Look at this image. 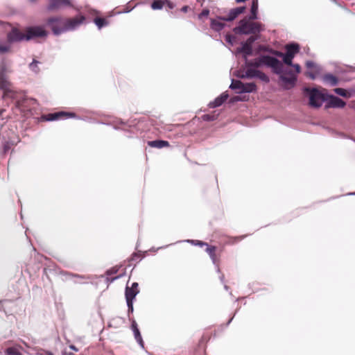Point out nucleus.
<instances>
[{
  "mask_svg": "<svg viewBox=\"0 0 355 355\" xmlns=\"http://www.w3.org/2000/svg\"><path fill=\"white\" fill-rule=\"evenodd\" d=\"M24 33L26 41L47 35V32L42 26L28 27L24 30Z\"/></svg>",
  "mask_w": 355,
  "mask_h": 355,
  "instance_id": "obj_7",
  "label": "nucleus"
},
{
  "mask_svg": "<svg viewBox=\"0 0 355 355\" xmlns=\"http://www.w3.org/2000/svg\"><path fill=\"white\" fill-rule=\"evenodd\" d=\"M229 95L226 93H223L220 96H218L214 101L209 103V107L214 108L220 106L228 98Z\"/></svg>",
  "mask_w": 355,
  "mask_h": 355,
  "instance_id": "obj_16",
  "label": "nucleus"
},
{
  "mask_svg": "<svg viewBox=\"0 0 355 355\" xmlns=\"http://www.w3.org/2000/svg\"><path fill=\"white\" fill-rule=\"evenodd\" d=\"M248 67H259L264 64L272 69L275 73L282 72L283 64L277 58L270 55H261L254 60L246 62Z\"/></svg>",
  "mask_w": 355,
  "mask_h": 355,
  "instance_id": "obj_3",
  "label": "nucleus"
},
{
  "mask_svg": "<svg viewBox=\"0 0 355 355\" xmlns=\"http://www.w3.org/2000/svg\"><path fill=\"white\" fill-rule=\"evenodd\" d=\"M148 145L152 148H162L164 147H168L170 146L169 142L164 140H155L148 141Z\"/></svg>",
  "mask_w": 355,
  "mask_h": 355,
  "instance_id": "obj_17",
  "label": "nucleus"
},
{
  "mask_svg": "<svg viewBox=\"0 0 355 355\" xmlns=\"http://www.w3.org/2000/svg\"><path fill=\"white\" fill-rule=\"evenodd\" d=\"M258 39L257 35H252L250 36L245 42H244L246 44H248L249 46L252 47L253 43Z\"/></svg>",
  "mask_w": 355,
  "mask_h": 355,
  "instance_id": "obj_32",
  "label": "nucleus"
},
{
  "mask_svg": "<svg viewBox=\"0 0 355 355\" xmlns=\"http://www.w3.org/2000/svg\"><path fill=\"white\" fill-rule=\"evenodd\" d=\"M202 118L204 121H214L216 119V116L214 114H204Z\"/></svg>",
  "mask_w": 355,
  "mask_h": 355,
  "instance_id": "obj_36",
  "label": "nucleus"
},
{
  "mask_svg": "<svg viewBox=\"0 0 355 355\" xmlns=\"http://www.w3.org/2000/svg\"><path fill=\"white\" fill-rule=\"evenodd\" d=\"M286 54H284L283 61L287 65H293L292 60L295 55L300 51V46L297 44H287L285 47Z\"/></svg>",
  "mask_w": 355,
  "mask_h": 355,
  "instance_id": "obj_9",
  "label": "nucleus"
},
{
  "mask_svg": "<svg viewBox=\"0 0 355 355\" xmlns=\"http://www.w3.org/2000/svg\"><path fill=\"white\" fill-rule=\"evenodd\" d=\"M210 258L211 259L213 263L215 264L216 263V254H215V252H213V253L209 254Z\"/></svg>",
  "mask_w": 355,
  "mask_h": 355,
  "instance_id": "obj_40",
  "label": "nucleus"
},
{
  "mask_svg": "<svg viewBox=\"0 0 355 355\" xmlns=\"http://www.w3.org/2000/svg\"><path fill=\"white\" fill-rule=\"evenodd\" d=\"M69 347H70V349H72V350H73V351H76V352H77V351H78V349H77L74 345H71L69 346Z\"/></svg>",
  "mask_w": 355,
  "mask_h": 355,
  "instance_id": "obj_45",
  "label": "nucleus"
},
{
  "mask_svg": "<svg viewBox=\"0 0 355 355\" xmlns=\"http://www.w3.org/2000/svg\"><path fill=\"white\" fill-rule=\"evenodd\" d=\"M49 355H52V354H49Z\"/></svg>",
  "mask_w": 355,
  "mask_h": 355,
  "instance_id": "obj_53",
  "label": "nucleus"
},
{
  "mask_svg": "<svg viewBox=\"0 0 355 355\" xmlns=\"http://www.w3.org/2000/svg\"><path fill=\"white\" fill-rule=\"evenodd\" d=\"M16 94V92L11 87H8L7 89L3 90V98H15Z\"/></svg>",
  "mask_w": 355,
  "mask_h": 355,
  "instance_id": "obj_23",
  "label": "nucleus"
},
{
  "mask_svg": "<svg viewBox=\"0 0 355 355\" xmlns=\"http://www.w3.org/2000/svg\"><path fill=\"white\" fill-rule=\"evenodd\" d=\"M225 288L226 290H227V288H228L227 286H225Z\"/></svg>",
  "mask_w": 355,
  "mask_h": 355,
  "instance_id": "obj_51",
  "label": "nucleus"
},
{
  "mask_svg": "<svg viewBox=\"0 0 355 355\" xmlns=\"http://www.w3.org/2000/svg\"><path fill=\"white\" fill-rule=\"evenodd\" d=\"M118 278H119V277H115L112 278V281H114V280H115V279H118Z\"/></svg>",
  "mask_w": 355,
  "mask_h": 355,
  "instance_id": "obj_50",
  "label": "nucleus"
},
{
  "mask_svg": "<svg viewBox=\"0 0 355 355\" xmlns=\"http://www.w3.org/2000/svg\"><path fill=\"white\" fill-rule=\"evenodd\" d=\"M223 278H224V276L223 275V276L220 277V279H221V280H222V281H223Z\"/></svg>",
  "mask_w": 355,
  "mask_h": 355,
  "instance_id": "obj_52",
  "label": "nucleus"
},
{
  "mask_svg": "<svg viewBox=\"0 0 355 355\" xmlns=\"http://www.w3.org/2000/svg\"><path fill=\"white\" fill-rule=\"evenodd\" d=\"M334 91L336 94L341 96L346 97L347 96V91L343 88H336Z\"/></svg>",
  "mask_w": 355,
  "mask_h": 355,
  "instance_id": "obj_30",
  "label": "nucleus"
},
{
  "mask_svg": "<svg viewBox=\"0 0 355 355\" xmlns=\"http://www.w3.org/2000/svg\"><path fill=\"white\" fill-rule=\"evenodd\" d=\"M85 20V17L83 15L68 18L64 20L59 17H52L46 20V24L51 28L53 33L58 35L62 33L74 30L83 24Z\"/></svg>",
  "mask_w": 355,
  "mask_h": 355,
  "instance_id": "obj_1",
  "label": "nucleus"
},
{
  "mask_svg": "<svg viewBox=\"0 0 355 355\" xmlns=\"http://www.w3.org/2000/svg\"><path fill=\"white\" fill-rule=\"evenodd\" d=\"M327 103L325 105L326 108L329 107H338L343 108L345 106L346 103L341 98L334 95H327Z\"/></svg>",
  "mask_w": 355,
  "mask_h": 355,
  "instance_id": "obj_13",
  "label": "nucleus"
},
{
  "mask_svg": "<svg viewBox=\"0 0 355 355\" xmlns=\"http://www.w3.org/2000/svg\"><path fill=\"white\" fill-rule=\"evenodd\" d=\"M319 69H312L306 72V76L312 80L315 79L317 75L319 73Z\"/></svg>",
  "mask_w": 355,
  "mask_h": 355,
  "instance_id": "obj_29",
  "label": "nucleus"
},
{
  "mask_svg": "<svg viewBox=\"0 0 355 355\" xmlns=\"http://www.w3.org/2000/svg\"><path fill=\"white\" fill-rule=\"evenodd\" d=\"M132 327V330H133L134 336H135L136 340L137 341V343L139 344V345L141 347H144V341L142 340L139 330L138 329V328L137 327V324L135 321L133 322Z\"/></svg>",
  "mask_w": 355,
  "mask_h": 355,
  "instance_id": "obj_18",
  "label": "nucleus"
},
{
  "mask_svg": "<svg viewBox=\"0 0 355 355\" xmlns=\"http://www.w3.org/2000/svg\"><path fill=\"white\" fill-rule=\"evenodd\" d=\"M39 63V61L33 59V62L29 64V68L31 69V70L35 73H38L40 71V69L38 67Z\"/></svg>",
  "mask_w": 355,
  "mask_h": 355,
  "instance_id": "obj_27",
  "label": "nucleus"
},
{
  "mask_svg": "<svg viewBox=\"0 0 355 355\" xmlns=\"http://www.w3.org/2000/svg\"><path fill=\"white\" fill-rule=\"evenodd\" d=\"M257 78H259L260 80H261L264 82H266V83L269 82L268 76L261 71H259V72L258 73Z\"/></svg>",
  "mask_w": 355,
  "mask_h": 355,
  "instance_id": "obj_31",
  "label": "nucleus"
},
{
  "mask_svg": "<svg viewBox=\"0 0 355 355\" xmlns=\"http://www.w3.org/2000/svg\"><path fill=\"white\" fill-rule=\"evenodd\" d=\"M230 87L232 89H238V93H250L257 89V85L254 83H243L239 80H233Z\"/></svg>",
  "mask_w": 355,
  "mask_h": 355,
  "instance_id": "obj_6",
  "label": "nucleus"
},
{
  "mask_svg": "<svg viewBox=\"0 0 355 355\" xmlns=\"http://www.w3.org/2000/svg\"><path fill=\"white\" fill-rule=\"evenodd\" d=\"M188 9H189V6H183V7L182 8L181 10H182V12H187Z\"/></svg>",
  "mask_w": 355,
  "mask_h": 355,
  "instance_id": "obj_43",
  "label": "nucleus"
},
{
  "mask_svg": "<svg viewBox=\"0 0 355 355\" xmlns=\"http://www.w3.org/2000/svg\"><path fill=\"white\" fill-rule=\"evenodd\" d=\"M245 7H237L230 10L226 16H218L216 19H211V28L216 31H220L225 27L223 21H232L234 20L240 14L244 12Z\"/></svg>",
  "mask_w": 355,
  "mask_h": 355,
  "instance_id": "obj_4",
  "label": "nucleus"
},
{
  "mask_svg": "<svg viewBox=\"0 0 355 355\" xmlns=\"http://www.w3.org/2000/svg\"><path fill=\"white\" fill-rule=\"evenodd\" d=\"M292 66L295 68L296 73H299L300 72L301 67L298 64H295Z\"/></svg>",
  "mask_w": 355,
  "mask_h": 355,
  "instance_id": "obj_41",
  "label": "nucleus"
},
{
  "mask_svg": "<svg viewBox=\"0 0 355 355\" xmlns=\"http://www.w3.org/2000/svg\"><path fill=\"white\" fill-rule=\"evenodd\" d=\"M31 3H35L37 0H28Z\"/></svg>",
  "mask_w": 355,
  "mask_h": 355,
  "instance_id": "obj_49",
  "label": "nucleus"
},
{
  "mask_svg": "<svg viewBox=\"0 0 355 355\" xmlns=\"http://www.w3.org/2000/svg\"><path fill=\"white\" fill-rule=\"evenodd\" d=\"M209 14V9H204L199 14L198 18L202 19L203 17H207Z\"/></svg>",
  "mask_w": 355,
  "mask_h": 355,
  "instance_id": "obj_37",
  "label": "nucleus"
},
{
  "mask_svg": "<svg viewBox=\"0 0 355 355\" xmlns=\"http://www.w3.org/2000/svg\"><path fill=\"white\" fill-rule=\"evenodd\" d=\"M94 22L99 29H101L103 26L108 25L109 24L108 21L106 19L97 17L94 18Z\"/></svg>",
  "mask_w": 355,
  "mask_h": 355,
  "instance_id": "obj_22",
  "label": "nucleus"
},
{
  "mask_svg": "<svg viewBox=\"0 0 355 355\" xmlns=\"http://www.w3.org/2000/svg\"><path fill=\"white\" fill-rule=\"evenodd\" d=\"M138 293L139 290L132 289L128 286L125 288V295L129 312L133 311L132 300L135 299Z\"/></svg>",
  "mask_w": 355,
  "mask_h": 355,
  "instance_id": "obj_14",
  "label": "nucleus"
},
{
  "mask_svg": "<svg viewBox=\"0 0 355 355\" xmlns=\"http://www.w3.org/2000/svg\"><path fill=\"white\" fill-rule=\"evenodd\" d=\"M166 3L169 8L172 9L173 8V4L172 3L166 1Z\"/></svg>",
  "mask_w": 355,
  "mask_h": 355,
  "instance_id": "obj_44",
  "label": "nucleus"
},
{
  "mask_svg": "<svg viewBox=\"0 0 355 355\" xmlns=\"http://www.w3.org/2000/svg\"><path fill=\"white\" fill-rule=\"evenodd\" d=\"M306 67L307 69H319V68L316 66V64L312 61H307L306 62Z\"/></svg>",
  "mask_w": 355,
  "mask_h": 355,
  "instance_id": "obj_35",
  "label": "nucleus"
},
{
  "mask_svg": "<svg viewBox=\"0 0 355 355\" xmlns=\"http://www.w3.org/2000/svg\"><path fill=\"white\" fill-rule=\"evenodd\" d=\"M89 13H91L92 15H96L98 13V12L96 10H89Z\"/></svg>",
  "mask_w": 355,
  "mask_h": 355,
  "instance_id": "obj_46",
  "label": "nucleus"
},
{
  "mask_svg": "<svg viewBox=\"0 0 355 355\" xmlns=\"http://www.w3.org/2000/svg\"><path fill=\"white\" fill-rule=\"evenodd\" d=\"M10 44H3L0 42V53H5L10 51Z\"/></svg>",
  "mask_w": 355,
  "mask_h": 355,
  "instance_id": "obj_28",
  "label": "nucleus"
},
{
  "mask_svg": "<svg viewBox=\"0 0 355 355\" xmlns=\"http://www.w3.org/2000/svg\"><path fill=\"white\" fill-rule=\"evenodd\" d=\"M61 6H69L73 8L76 11H80V8L74 6L70 0H49L46 6L48 11H55L60 8Z\"/></svg>",
  "mask_w": 355,
  "mask_h": 355,
  "instance_id": "obj_8",
  "label": "nucleus"
},
{
  "mask_svg": "<svg viewBox=\"0 0 355 355\" xmlns=\"http://www.w3.org/2000/svg\"><path fill=\"white\" fill-rule=\"evenodd\" d=\"M251 15L249 17L251 19H257V12H258V1L257 0H253L250 9Z\"/></svg>",
  "mask_w": 355,
  "mask_h": 355,
  "instance_id": "obj_20",
  "label": "nucleus"
},
{
  "mask_svg": "<svg viewBox=\"0 0 355 355\" xmlns=\"http://www.w3.org/2000/svg\"><path fill=\"white\" fill-rule=\"evenodd\" d=\"M205 251L208 253V254H210L213 253V252H216V247L214 246H209L208 244L206 245Z\"/></svg>",
  "mask_w": 355,
  "mask_h": 355,
  "instance_id": "obj_38",
  "label": "nucleus"
},
{
  "mask_svg": "<svg viewBox=\"0 0 355 355\" xmlns=\"http://www.w3.org/2000/svg\"><path fill=\"white\" fill-rule=\"evenodd\" d=\"M138 286H139L138 283L134 282V283H132V286L130 287V288L135 289V290H139L138 289Z\"/></svg>",
  "mask_w": 355,
  "mask_h": 355,
  "instance_id": "obj_42",
  "label": "nucleus"
},
{
  "mask_svg": "<svg viewBox=\"0 0 355 355\" xmlns=\"http://www.w3.org/2000/svg\"><path fill=\"white\" fill-rule=\"evenodd\" d=\"M272 53L279 58H282L284 57V53L282 52H280V51H272Z\"/></svg>",
  "mask_w": 355,
  "mask_h": 355,
  "instance_id": "obj_39",
  "label": "nucleus"
},
{
  "mask_svg": "<svg viewBox=\"0 0 355 355\" xmlns=\"http://www.w3.org/2000/svg\"><path fill=\"white\" fill-rule=\"evenodd\" d=\"M68 277H73L75 278L73 282L75 284H80L82 283L81 280H84V279H87L88 277L84 276V275H78V274H73V273H68L67 274Z\"/></svg>",
  "mask_w": 355,
  "mask_h": 355,
  "instance_id": "obj_24",
  "label": "nucleus"
},
{
  "mask_svg": "<svg viewBox=\"0 0 355 355\" xmlns=\"http://www.w3.org/2000/svg\"><path fill=\"white\" fill-rule=\"evenodd\" d=\"M8 355H21V354L15 348L10 347L6 351Z\"/></svg>",
  "mask_w": 355,
  "mask_h": 355,
  "instance_id": "obj_34",
  "label": "nucleus"
},
{
  "mask_svg": "<svg viewBox=\"0 0 355 355\" xmlns=\"http://www.w3.org/2000/svg\"><path fill=\"white\" fill-rule=\"evenodd\" d=\"M304 92L309 96V105L312 107L318 108L322 105V103L327 101V94L323 91L315 88L305 87Z\"/></svg>",
  "mask_w": 355,
  "mask_h": 355,
  "instance_id": "obj_5",
  "label": "nucleus"
},
{
  "mask_svg": "<svg viewBox=\"0 0 355 355\" xmlns=\"http://www.w3.org/2000/svg\"><path fill=\"white\" fill-rule=\"evenodd\" d=\"M226 40H227V41L230 42V35H227Z\"/></svg>",
  "mask_w": 355,
  "mask_h": 355,
  "instance_id": "obj_48",
  "label": "nucleus"
},
{
  "mask_svg": "<svg viewBox=\"0 0 355 355\" xmlns=\"http://www.w3.org/2000/svg\"><path fill=\"white\" fill-rule=\"evenodd\" d=\"M7 69L5 64H2L0 67V89L4 90L8 87H11V83L8 80L6 76Z\"/></svg>",
  "mask_w": 355,
  "mask_h": 355,
  "instance_id": "obj_15",
  "label": "nucleus"
},
{
  "mask_svg": "<svg viewBox=\"0 0 355 355\" xmlns=\"http://www.w3.org/2000/svg\"><path fill=\"white\" fill-rule=\"evenodd\" d=\"M117 272V270H109V271H107V275H110V274H112V273H115V272Z\"/></svg>",
  "mask_w": 355,
  "mask_h": 355,
  "instance_id": "obj_47",
  "label": "nucleus"
},
{
  "mask_svg": "<svg viewBox=\"0 0 355 355\" xmlns=\"http://www.w3.org/2000/svg\"><path fill=\"white\" fill-rule=\"evenodd\" d=\"M323 80L329 83L331 86H335L338 84V78L332 75V74H325L324 76H323Z\"/></svg>",
  "mask_w": 355,
  "mask_h": 355,
  "instance_id": "obj_21",
  "label": "nucleus"
},
{
  "mask_svg": "<svg viewBox=\"0 0 355 355\" xmlns=\"http://www.w3.org/2000/svg\"><path fill=\"white\" fill-rule=\"evenodd\" d=\"M238 51L243 54L245 58L252 54V47L245 43H243L242 46Z\"/></svg>",
  "mask_w": 355,
  "mask_h": 355,
  "instance_id": "obj_19",
  "label": "nucleus"
},
{
  "mask_svg": "<svg viewBox=\"0 0 355 355\" xmlns=\"http://www.w3.org/2000/svg\"><path fill=\"white\" fill-rule=\"evenodd\" d=\"M280 78L282 82L284 83V87L286 89H289L293 87L297 81V76L293 74L291 71L283 73V71L280 73Z\"/></svg>",
  "mask_w": 355,
  "mask_h": 355,
  "instance_id": "obj_12",
  "label": "nucleus"
},
{
  "mask_svg": "<svg viewBox=\"0 0 355 355\" xmlns=\"http://www.w3.org/2000/svg\"><path fill=\"white\" fill-rule=\"evenodd\" d=\"M23 40H26L25 33L21 32L19 29L17 28H13L7 34V42L9 44L19 42Z\"/></svg>",
  "mask_w": 355,
  "mask_h": 355,
  "instance_id": "obj_10",
  "label": "nucleus"
},
{
  "mask_svg": "<svg viewBox=\"0 0 355 355\" xmlns=\"http://www.w3.org/2000/svg\"><path fill=\"white\" fill-rule=\"evenodd\" d=\"M254 19L250 17H245L240 20L239 26L234 28L236 34L241 35H257L263 31L262 24L259 22L253 21Z\"/></svg>",
  "mask_w": 355,
  "mask_h": 355,
  "instance_id": "obj_2",
  "label": "nucleus"
},
{
  "mask_svg": "<svg viewBox=\"0 0 355 355\" xmlns=\"http://www.w3.org/2000/svg\"><path fill=\"white\" fill-rule=\"evenodd\" d=\"M164 3H165V2L164 1H162V0H155L151 3V8L153 10H160V9H162L163 8Z\"/></svg>",
  "mask_w": 355,
  "mask_h": 355,
  "instance_id": "obj_26",
  "label": "nucleus"
},
{
  "mask_svg": "<svg viewBox=\"0 0 355 355\" xmlns=\"http://www.w3.org/2000/svg\"><path fill=\"white\" fill-rule=\"evenodd\" d=\"M73 117H76V114L73 112H58L55 113H51L46 115H43L42 116V118L45 121H55L60 119H67Z\"/></svg>",
  "mask_w": 355,
  "mask_h": 355,
  "instance_id": "obj_11",
  "label": "nucleus"
},
{
  "mask_svg": "<svg viewBox=\"0 0 355 355\" xmlns=\"http://www.w3.org/2000/svg\"><path fill=\"white\" fill-rule=\"evenodd\" d=\"M187 242L194 244L196 245H199L200 247L207 245V243L198 240H187Z\"/></svg>",
  "mask_w": 355,
  "mask_h": 355,
  "instance_id": "obj_33",
  "label": "nucleus"
},
{
  "mask_svg": "<svg viewBox=\"0 0 355 355\" xmlns=\"http://www.w3.org/2000/svg\"><path fill=\"white\" fill-rule=\"evenodd\" d=\"M259 72V70L252 68H248L245 71V76L248 78H257Z\"/></svg>",
  "mask_w": 355,
  "mask_h": 355,
  "instance_id": "obj_25",
  "label": "nucleus"
}]
</instances>
